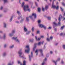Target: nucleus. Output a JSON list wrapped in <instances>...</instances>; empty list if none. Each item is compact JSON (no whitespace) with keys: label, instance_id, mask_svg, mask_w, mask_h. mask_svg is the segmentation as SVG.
<instances>
[{"label":"nucleus","instance_id":"nucleus-1","mask_svg":"<svg viewBox=\"0 0 65 65\" xmlns=\"http://www.w3.org/2000/svg\"><path fill=\"white\" fill-rule=\"evenodd\" d=\"M62 15H60L58 19L59 22H58L57 24V23L55 22H54L53 23L54 25L56 26H61V23L60 22V21H61L60 19H62Z\"/></svg>","mask_w":65,"mask_h":65},{"label":"nucleus","instance_id":"nucleus-2","mask_svg":"<svg viewBox=\"0 0 65 65\" xmlns=\"http://www.w3.org/2000/svg\"><path fill=\"white\" fill-rule=\"evenodd\" d=\"M23 9L25 11H30V9L29 8V6L28 5L24 6L23 7Z\"/></svg>","mask_w":65,"mask_h":65},{"label":"nucleus","instance_id":"nucleus-3","mask_svg":"<svg viewBox=\"0 0 65 65\" xmlns=\"http://www.w3.org/2000/svg\"><path fill=\"white\" fill-rule=\"evenodd\" d=\"M26 47V48H27L28 50H25V52H26V53L28 54V53H29V52L30 51V48H29V45H27Z\"/></svg>","mask_w":65,"mask_h":65},{"label":"nucleus","instance_id":"nucleus-4","mask_svg":"<svg viewBox=\"0 0 65 65\" xmlns=\"http://www.w3.org/2000/svg\"><path fill=\"white\" fill-rule=\"evenodd\" d=\"M39 27H40L41 28H43L45 30H46V27L44 25H43V24H39Z\"/></svg>","mask_w":65,"mask_h":65},{"label":"nucleus","instance_id":"nucleus-5","mask_svg":"<svg viewBox=\"0 0 65 65\" xmlns=\"http://www.w3.org/2000/svg\"><path fill=\"white\" fill-rule=\"evenodd\" d=\"M52 8H55L56 9L58 10L59 9V6H57L56 7V6L54 5V3H52Z\"/></svg>","mask_w":65,"mask_h":65},{"label":"nucleus","instance_id":"nucleus-6","mask_svg":"<svg viewBox=\"0 0 65 65\" xmlns=\"http://www.w3.org/2000/svg\"><path fill=\"white\" fill-rule=\"evenodd\" d=\"M33 16H34L35 19H36V14L35 13H32V15L29 16V18L30 19H32Z\"/></svg>","mask_w":65,"mask_h":65},{"label":"nucleus","instance_id":"nucleus-7","mask_svg":"<svg viewBox=\"0 0 65 65\" xmlns=\"http://www.w3.org/2000/svg\"><path fill=\"white\" fill-rule=\"evenodd\" d=\"M17 38H18L17 37L15 38L13 37L12 38V39L14 40H15V41L18 42H20V40H19Z\"/></svg>","mask_w":65,"mask_h":65},{"label":"nucleus","instance_id":"nucleus-8","mask_svg":"<svg viewBox=\"0 0 65 65\" xmlns=\"http://www.w3.org/2000/svg\"><path fill=\"white\" fill-rule=\"evenodd\" d=\"M15 33V30H13L12 31V33L10 34L9 35V36H13V33Z\"/></svg>","mask_w":65,"mask_h":65},{"label":"nucleus","instance_id":"nucleus-9","mask_svg":"<svg viewBox=\"0 0 65 65\" xmlns=\"http://www.w3.org/2000/svg\"><path fill=\"white\" fill-rule=\"evenodd\" d=\"M23 53L22 52V49H21L19 52H18V54L20 55H21Z\"/></svg>","mask_w":65,"mask_h":65},{"label":"nucleus","instance_id":"nucleus-10","mask_svg":"<svg viewBox=\"0 0 65 65\" xmlns=\"http://www.w3.org/2000/svg\"><path fill=\"white\" fill-rule=\"evenodd\" d=\"M39 51L41 53V55L42 56H43V53H42V50L40 49L39 50Z\"/></svg>","mask_w":65,"mask_h":65},{"label":"nucleus","instance_id":"nucleus-11","mask_svg":"<svg viewBox=\"0 0 65 65\" xmlns=\"http://www.w3.org/2000/svg\"><path fill=\"white\" fill-rule=\"evenodd\" d=\"M47 60V59H46V58H45V59H44V60L43 61V63H42V65H44V63H45V61H46Z\"/></svg>","mask_w":65,"mask_h":65},{"label":"nucleus","instance_id":"nucleus-12","mask_svg":"<svg viewBox=\"0 0 65 65\" xmlns=\"http://www.w3.org/2000/svg\"><path fill=\"white\" fill-rule=\"evenodd\" d=\"M36 45H37V44H35L34 45V47L33 48V51H35V49L36 48Z\"/></svg>","mask_w":65,"mask_h":65},{"label":"nucleus","instance_id":"nucleus-13","mask_svg":"<svg viewBox=\"0 0 65 65\" xmlns=\"http://www.w3.org/2000/svg\"><path fill=\"white\" fill-rule=\"evenodd\" d=\"M60 58H58L57 60H56V61H55L54 60L53 61V62H54V63H55L56 65H57V63H56V62H57L58 61H60Z\"/></svg>","mask_w":65,"mask_h":65},{"label":"nucleus","instance_id":"nucleus-14","mask_svg":"<svg viewBox=\"0 0 65 65\" xmlns=\"http://www.w3.org/2000/svg\"><path fill=\"white\" fill-rule=\"evenodd\" d=\"M24 31L25 32H27L28 31V30H27V29L26 28V27L25 26H24Z\"/></svg>","mask_w":65,"mask_h":65},{"label":"nucleus","instance_id":"nucleus-15","mask_svg":"<svg viewBox=\"0 0 65 65\" xmlns=\"http://www.w3.org/2000/svg\"><path fill=\"white\" fill-rule=\"evenodd\" d=\"M43 42H44V41H43V42L41 43L40 42H39L38 43V45H40L41 44H43Z\"/></svg>","mask_w":65,"mask_h":65},{"label":"nucleus","instance_id":"nucleus-16","mask_svg":"<svg viewBox=\"0 0 65 65\" xmlns=\"http://www.w3.org/2000/svg\"><path fill=\"white\" fill-rule=\"evenodd\" d=\"M35 38L36 40H40V38H39L38 39H37V37L36 36H35Z\"/></svg>","mask_w":65,"mask_h":65},{"label":"nucleus","instance_id":"nucleus-17","mask_svg":"<svg viewBox=\"0 0 65 65\" xmlns=\"http://www.w3.org/2000/svg\"><path fill=\"white\" fill-rule=\"evenodd\" d=\"M29 57H33V52H31V55H29Z\"/></svg>","mask_w":65,"mask_h":65},{"label":"nucleus","instance_id":"nucleus-18","mask_svg":"<svg viewBox=\"0 0 65 65\" xmlns=\"http://www.w3.org/2000/svg\"><path fill=\"white\" fill-rule=\"evenodd\" d=\"M26 61H24L23 62V65H26Z\"/></svg>","mask_w":65,"mask_h":65},{"label":"nucleus","instance_id":"nucleus-19","mask_svg":"<svg viewBox=\"0 0 65 65\" xmlns=\"http://www.w3.org/2000/svg\"><path fill=\"white\" fill-rule=\"evenodd\" d=\"M6 53H4L3 54L2 56L3 57H4V56H6Z\"/></svg>","mask_w":65,"mask_h":65},{"label":"nucleus","instance_id":"nucleus-20","mask_svg":"<svg viewBox=\"0 0 65 65\" xmlns=\"http://www.w3.org/2000/svg\"><path fill=\"white\" fill-rule=\"evenodd\" d=\"M17 13L19 15H21V13L19 12V11H18L17 12Z\"/></svg>","mask_w":65,"mask_h":65},{"label":"nucleus","instance_id":"nucleus-21","mask_svg":"<svg viewBox=\"0 0 65 65\" xmlns=\"http://www.w3.org/2000/svg\"><path fill=\"white\" fill-rule=\"evenodd\" d=\"M31 32V31H28V32H27L26 33V35H29L30 34V33Z\"/></svg>","mask_w":65,"mask_h":65},{"label":"nucleus","instance_id":"nucleus-22","mask_svg":"<svg viewBox=\"0 0 65 65\" xmlns=\"http://www.w3.org/2000/svg\"><path fill=\"white\" fill-rule=\"evenodd\" d=\"M38 12H40V8H38Z\"/></svg>","mask_w":65,"mask_h":65},{"label":"nucleus","instance_id":"nucleus-23","mask_svg":"<svg viewBox=\"0 0 65 65\" xmlns=\"http://www.w3.org/2000/svg\"><path fill=\"white\" fill-rule=\"evenodd\" d=\"M38 50H37V49L35 52V53H37L36 54V55H38Z\"/></svg>","mask_w":65,"mask_h":65},{"label":"nucleus","instance_id":"nucleus-24","mask_svg":"<svg viewBox=\"0 0 65 65\" xmlns=\"http://www.w3.org/2000/svg\"><path fill=\"white\" fill-rule=\"evenodd\" d=\"M6 37V34H4V36L3 37V39H5Z\"/></svg>","mask_w":65,"mask_h":65},{"label":"nucleus","instance_id":"nucleus-25","mask_svg":"<svg viewBox=\"0 0 65 65\" xmlns=\"http://www.w3.org/2000/svg\"><path fill=\"white\" fill-rule=\"evenodd\" d=\"M48 8V6H45V9H46V10H47Z\"/></svg>","mask_w":65,"mask_h":65},{"label":"nucleus","instance_id":"nucleus-26","mask_svg":"<svg viewBox=\"0 0 65 65\" xmlns=\"http://www.w3.org/2000/svg\"><path fill=\"white\" fill-rule=\"evenodd\" d=\"M26 20L27 21H29V17H26Z\"/></svg>","mask_w":65,"mask_h":65},{"label":"nucleus","instance_id":"nucleus-27","mask_svg":"<svg viewBox=\"0 0 65 65\" xmlns=\"http://www.w3.org/2000/svg\"><path fill=\"white\" fill-rule=\"evenodd\" d=\"M49 55H50V53H48L46 54V57H48L49 56Z\"/></svg>","mask_w":65,"mask_h":65},{"label":"nucleus","instance_id":"nucleus-28","mask_svg":"<svg viewBox=\"0 0 65 65\" xmlns=\"http://www.w3.org/2000/svg\"><path fill=\"white\" fill-rule=\"evenodd\" d=\"M34 41V40L33 39H30L29 40V41L30 42H32L33 41Z\"/></svg>","mask_w":65,"mask_h":65},{"label":"nucleus","instance_id":"nucleus-29","mask_svg":"<svg viewBox=\"0 0 65 65\" xmlns=\"http://www.w3.org/2000/svg\"><path fill=\"white\" fill-rule=\"evenodd\" d=\"M25 4V3L23 2L22 4V7H24V4Z\"/></svg>","mask_w":65,"mask_h":65},{"label":"nucleus","instance_id":"nucleus-30","mask_svg":"<svg viewBox=\"0 0 65 65\" xmlns=\"http://www.w3.org/2000/svg\"><path fill=\"white\" fill-rule=\"evenodd\" d=\"M64 27H65L64 25H63L61 27V29L62 30V29H64Z\"/></svg>","mask_w":65,"mask_h":65},{"label":"nucleus","instance_id":"nucleus-31","mask_svg":"<svg viewBox=\"0 0 65 65\" xmlns=\"http://www.w3.org/2000/svg\"><path fill=\"white\" fill-rule=\"evenodd\" d=\"M12 18H13V17L12 16L11 17L10 19V22H11V21H12Z\"/></svg>","mask_w":65,"mask_h":65},{"label":"nucleus","instance_id":"nucleus-32","mask_svg":"<svg viewBox=\"0 0 65 65\" xmlns=\"http://www.w3.org/2000/svg\"><path fill=\"white\" fill-rule=\"evenodd\" d=\"M14 47V45H12V46H11L10 47V48H13Z\"/></svg>","mask_w":65,"mask_h":65},{"label":"nucleus","instance_id":"nucleus-33","mask_svg":"<svg viewBox=\"0 0 65 65\" xmlns=\"http://www.w3.org/2000/svg\"><path fill=\"white\" fill-rule=\"evenodd\" d=\"M4 3H6L7 2V0H4Z\"/></svg>","mask_w":65,"mask_h":65},{"label":"nucleus","instance_id":"nucleus-34","mask_svg":"<svg viewBox=\"0 0 65 65\" xmlns=\"http://www.w3.org/2000/svg\"><path fill=\"white\" fill-rule=\"evenodd\" d=\"M20 18H22L21 16H20V17H18V20H20Z\"/></svg>","mask_w":65,"mask_h":65},{"label":"nucleus","instance_id":"nucleus-35","mask_svg":"<svg viewBox=\"0 0 65 65\" xmlns=\"http://www.w3.org/2000/svg\"><path fill=\"white\" fill-rule=\"evenodd\" d=\"M34 27H32L31 29V30H32V32H33L34 31Z\"/></svg>","mask_w":65,"mask_h":65},{"label":"nucleus","instance_id":"nucleus-36","mask_svg":"<svg viewBox=\"0 0 65 65\" xmlns=\"http://www.w3.org/2000/svg\"><path fill=\"white\" fill-rule=\"evenodd\" d=\"M42 10L43 11H44V8L43 7H42Z\"/></svg>","mask_w":65,"mask_h":65},{"label":"nucleus","instance_id":"nucleus-37","mask_svg":"<svg viewBox=\"0 0 65 65\" xmlns=\"http://www.w3.org/2000/svg\"><path fill=\"white\" fill-rule=\"evenodd\" d=\"M50 54H51V55H52V54H53V52L51 51H50Z\"/></svg>","mask_w":65,"mask_h":65},{"label":"nucleus","instance_id":"nucleus-38","mask_svg":"<svg viewBox=\"0 0 65 65\" xmlns=\"http://www.w3.org/2000/svg\"><path fill=\"white\" fill-rule=\"evenodd\" d=\"M47 40L48 41H50V39L48 38H47Z\"/></svg>","mask_w":65,"mask_h":65},{"label":"nucleus","instance_id":"nucleus-39","mask_svg":"<svg viewBox=\"0 0 65 65\" xmlns=\"http://www.w3.org/2000/svg\"><path fill=\"white\" fill-rule=\"evenodd\" d=\"M62 4L63 5V6H65V4L64 3H62Z\"/></svg>","mask_w":65,"mask_h":65},{"label":"nucleus","instance_id":"nucleus-40","mask_svg":"<svg viewBox=\"0 0 65 65\" xmlns=\"http://www.w3.org/2000/svg\"><path fill=\"white\" fill-rule=\"evenodd\" d=\"M47 18L48 20H50L51 19V17H47Z\"/></svg>","mask_w":65,"mask_h":65},{"label":"nucleus","instance_id":"nucleus-41","mask_svg":"<svg viewBox=\"0 0 65 65\" xmlns=\"http://www.w3.org/2000/svg\"><path fill=\"white\" fill-rule=\"evenodd\" d=\"M60 9L61 10V11H63V9H62V8L61 7H60Z\"/></svg>","mask_w":65,"mask_h":65},{"label":"nucleus","instance_id":"nucleus-42","mask_svg":"<svg viewBox=\"0 0 65 65\" xmlns=\"http://www.w3.org/2000/svg\"><path fill=\"white\" fill-rule=\"evenodd\" d=\"M63 49L65 50V45H63Z\"/></svg>","mask_w":65,"mask_h":65},{"label":"nucleus","instance_id":"nucleus-43","mask_svg":"<svg viewBox=\"0 0 65 65\" xmlns=\"http://www.w3.org/2000/svg\"><path fill=\"white\" fill-rule=\"evenodd\" d=\"M4 27L5 28L6 27V24L5 23H4Z\"/></svg>","mask_w":65,"mask_h":65},{"label":"nucleus","instance_id":"nucleus-44","mask_svg":"<svg viewBox=\"0 0 65 65\" xmlns=\"http://www.w3.org/2000/svg\"><path fill=\"white\" fill-rule=\"evenodd\" d=\"M35 4L36 6H37V2H35Z\"/></svg>","mask_w":65,"mask_h":65},{"label":"nucleus","instance_id":"nucleus-45","mask_svg":"<svg viewBox=\"0 0 65 65\" xmlns=\"http://www.w3.org/2000/svg\"><path fill=\"white\" fill-rule=\"evenodd\" d=\"M63 35V33H61L60 34V36H62Z\"/></svg>","mask_w":65,"mask_h":65},{"label":"nucleus","instance_id":"nucleus-46","mask_svg":"<svg viewBox=\"0 0 65 65\" xmlns=\"http://www.w3.org/2000/svg\"><path fill=\"white\" fill-rule=\"evenodd\" d=\"M18 64H20L21 61H18Z\"/></svg>","mask_w":65,"mask_h":65},{"label":"nucleus","instance_id":"nucleus-47","mask_svg":"<svg viewBox=\"0 0 65 65\" xmlns=\"http://www.w3.org/2000/svg\"><path fill=\"white\" fill-rule=\"evenodd\" d=\"M52 29V28L51 27H49L48 28V29Z\"/></svg>","mask_w":65,"mask_h":65},{"label":"nucleus","instance_id":"nucleus-48","mask_svg":"<svg viewBox=\"0 0 65 65\" xmlns=\"http://www.w3.org/2000/svg\"><path fill=\"white\" fill-rule=\"evenodd\" d=\"M50 39H53V37L52 36L51 37H50Z\"/></svg>","mask_w":65,"mask_h":65},{"label":"nucleus","instance_id":"nucleus-49","mask_svg":"<svg viewBox=\"0 0 65 65\" xmlns=\"http://www.w3.org/2000/svg\"><path fill=\"white\" fill-rule=\"evenodd\" d=\"M41 38H43L44 37V36H40Z\"/></svg>","mask_w":65,"mask_h":65},{"label":"nucleus","instance_id":"nucleus-50","mask_svg":"<svg viewBox=\"0 0 65 65\" xmlns=\"http://www.w3.org/2000/svg\"><path fill=\"white\" fill-rule=\"evenodd\" d=\"M6 46H7L6 44H5L4 46V47H6Z\"/></svg>","mask_w":65,"mask_h":65},{"label":"nucleus","instance_id":"nucleus-51","mask_svg":"<svg viewBox=\"0 0 65 65\" xmlns=\"http://www.w3.org/2000/svg\"><path fill=\"white\" fill-rule=\"evenodd\" d=\"M39 33V30L37 31V34H38Z\"/></svg>","mask_w":65,"mask_h":65},{"label":"nucleus","instance_id":"nucleus-52","mask_svg":"<svg viewBox=\"0 0 65 65\" xmlns=\"http://www.w3.org/2000/svg\"><path fill=\"white\" fill-rule=\"evenodd\" d=\"M38 23H40V20H39L38 21Z\"/></svg>","mask_w":65,"mask_h":65},{"label":"nucleus","instance_id":"nucleus-53","mask_svg":"<svg viewBox=\"0 0 65 65\" xmlns=\"http://www.w3.org/2000/svg\"><path fill=\"white\" fill-rule=\"evenodd\" d=\"M2 9H3V7L2 6L1 8L0 9H1V10H2Z\"/></svg>","mask_w":65,"mask_h":65},{"label":"nucleus","instance_id":"nucleus-54","mask_svg":"<svg viewBox=\"0 0 65 65\" xmlns=\"http://www.w3.org/2000/svg\"><path fill=\"white\" fill-rule=\"evenodd\" d=\"M16 23H19V22L18 21H16Z\"/></svg>","mask_w":65,"mask_h":65},{"label":"nucleus","instance_id":"nucleus-55","mask_svg":"<svg viewBox=\"0 0 65 65\" xmlns=\"http://www.w3.org/2000/svg\"><path fill=\"white\" fill-rule=\"evenodd\" d=\"M61 63H62V64H63V63H64V62L63 61H61Z\"/></svg>","mask_w":65,"mask_h":65},{"label":"nucleus","instance_id":"nucleus-56","mask_svg":"<svg viewBox=\"0 0 65 65\" xmlns=\"http://www.w3.org/2000/svg\"><path fill=\"white\" fill-rule=\"evenodd\" d=\"M23 20H21V21H20V23H22V22H23Z\"/></svg>","mask_w":65,"mask_h":65},{"label":"nucleus","instance_id":"nucleus-57","mask_svg":"<svg viewBox=\"0 0 65 65\" xmlns=\"http://www.w3.org/2000/svg\"><path fill=\"white\" fill-rule=\"evenodd\" d=\"M58 44V43H56L55 44V45H57Z\"/></svg>","mask_w":65,"mask_h":65},{"label":"nucleus","instance_id":"nucleus-58","mask_svg":"<svg viewBox=\"0 0 65 65\" xmlns=\"http://www.w3.org/2000/svg\"><path fill=\"white\" fill-rule=\"evenodd\" d=\"M63 19V20H65V17L64 18V17H62Z\"/></svg>","mask_w":65,"mask_h":65},{"label":"nucleus","instance_id":"nucleus-59","mask_svg":"<svg viewBox=\"0 0 65 65\" xmlns=\"http://www.w3.org/2000/svg\"><path fill=\"white\" fill-rule=\"evenodd\" d=\"M29 61H31V58L30 57H29Z\"/></svg>","mask_w":65,"mask_h":65},{"label":"nucleus","instance_id":"nucleus-60","mask_svg":"<svg viewBox=\"0 0 65 65\" xmlns=\"http://www.w3.org/2000/svg\"><path fill=\"white\" fill-rule=\"evenodd\" d=\"M8 65H12V64H11V63H8Z\"/></svg>","mask_w":65,"mask_h":65},{"label":"nucleus","instance_id":"nucleus-61","mask_svg":"<svg viewBox=\"0 0 65 65\" xmlns=\"http://www.w3.org/2000/svg\"><path fill=\"white\" fill-rule=\"evenodd\" d=\"M2 33V31H0V33Z\"/></svg>","mask_w":65,"mask_h":65},{"label":"nucleus","instance_id":"nucleus-62","mask_svg":"<svg viewBox=\"0 0 65 65\" xmlns=\"http://www.w3.org/2000/svg\"><path fill=\"white\" fill-rule=\"evenodd\" d=\"M32 36H34V34L33 33H32Z\"/></svg>","mask_w":65,"mask_h":65},{"label":"nucleus","instance_id":"nucleus-63","mask_svg":"<svg viewBox=\"0 0 65 65\" xmlns=\"http://www.w3.org/2000/svg\"><path fill=\"white\" fill-rule=\"evenodd\" d=\"M24 1H28V0H24Z\"/></svg>","mask_w":65,"mask_h":65},{"label":"nucleus","instance_id":"nucleus-64","mask_svg":"<svg viewBox=\"0 0 65 65\" xmlns=\"http://www.w3.org/2000/svg\"><path fill=\"white\" fill-rule=\"evenodd\" d=\"M63 15H64V16L65 15V13H64V14Z\"/></svg>","mask_w":65,"mask_h":65}]
</instances>
